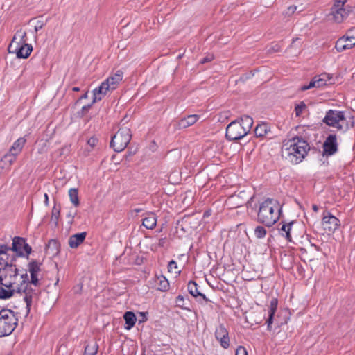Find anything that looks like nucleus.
Here are the masks:
<instances>
[{"label": "nucleus", "mask_w": 355, "mask_h": 355, "mask_svg": "<svg viewBox=\"0 0 355 355\" xmlns=\"http://www.w3.org/2000/svg\"><path fill=\"white\" fill-rule=\"evenodd\" d=\"M28 270L30 273L31 279H29L26 271L19 272V276L21 277L20 280L19 287L18 289L20 292L24 293V300L26 302V315L30 312L33 302L37 299L40 293V282L39 275L41 271L40 263L33 261L28 266Z\"/></svg>", "instance_id": "nucleus-1"}, {"label": "nucleus", "mask_w": 355, "mask_h": 355, "mask_svg": "<svg viewBox=\"0 0 355 355\" xmlns=\"http://www.w3.org/2000/svg\"><path fill=\"white\" fill-rule=\"evenodd\" d=\"M19 270L16 266L11 263L0 273V299L6 300L11 297L15 293L20 294L24 298V293L19 291L20 280Z\"/></svg>", "instance_id": "nucleus-2"}, {"label": "nucleus", "mask_w": 355, "mask_h": 355, "mask_svg": "<svg viewBox=\"0 0 355 355\" xmlns=\"http://www.w3.org/2000/svg\"><path fill=\"white\" fill-rule=\"evenodd\" d=\"M310 146L302 138L294 137L284 142L282 148V156L293 164H299L307 155Z\"/></svg>", "instance_id": "nucleus-3"}, {"label": "nucleus", "mask_w": 355, "mask_h": 355, "mask_svg": "<svg viewBox=\"0 0 355 355\" xmlns=\"http://www.w3.org/2000/svg\"><path fill=\"white\" fill-rule=\"evenodd\" d=\"M281 212L282 206L279 201L268 198L259 203L257 220L267 227H272L279 219Z\"/></svg>", "instance_id": "nucleus-4"}, {"label": "nucleus", "mask_w": 355, "mask_h": 355, "mask_svg": "<svg viewBox=\"0 0 355 355\" xmlns=\"http://www.w3.org/2000/svg\"><path fill=\"white\" fill-rule=\"evenodd\" d=\"M322 122L341 133L346 132L354 124L353 117L348 115L345 111L337 110H327Z\"/></svg>", "instance_id": "nucleus-5"}, {"label": "nucleus", "mask_w": 355, "mask_h": 355, "mask_svg": "<svg viewBox=\"0 0 355 355\" xmlns=\"http://www.w3.org/2000/svg\"><path fill=\"white\" fill-rule=\"evenodd\" d=\"M253 125L252 117L245 115L239 120L231 122L226 128V137L229 140H238L244 137Z\"/></svg>", "instance_id": "nucleus-6"}, {"label": "nucleus", "mask_w": 355, "mask_h": 355, "mask_svg": "<svg viewBox=\"0 0 355 355\" xmlns=\"http://www.w3.org/2000/svg\"><path fill=\"white\" fill-rule=\"evenodd\" d=\"M123 73L118 70L114 74L107 77L101 84L93 91L92 103H95L101 101L108 92L116 89L122 82Z\"/></svg>", "instance_id": "nucleus-7"}, {"label": "nucleus", "mask_w": 355, "mask_h": 355, "mask_svg": "<svg viewBox=\"0 0 355 355\" xmlns=\"http://www.w3.org/2000/svg\"><path fill=\"white\" fill-rule=\"evenodd\" d=\"M18 318L10 309L0 311V337L10 335L16 328Z\"/></svg>", "instance_id": "nucleus-8"}, {"label": "nucleus", "mask_w": 355, "mask_h": 355, "mask_svg": "<svg viewBox=\"0 0 355 355\" xmlns=\"http://www.w3.org/2000/svg\"><path fill=\"white\" fill-rule=\"evenodd\" d=\"M132 137L130 129L128 127L121 128L118 132L112 137L110 146L116 152L123 151Z\"/></svg>", "instance_id": "nucleus-9"}, {"label": "nucleus", "mask_w": 355, "mask_h": 355, "mask_svg": "<svg viewBox=\"0 0 355 355\" xmlns=\"http://www.w3.org/2000/svg\"><path fill=\"white\" fill-rule=\"evenodd\" d=\"M26 141L25 137L18 138L10 146L8 152L3 156L1 162L8 163V166H10L15 162L17 157L21 153Z\"/></svg>", "instance_id": "nucleus-10"}, {"label": "nucleus", "mask_w": 355, "mask_h": 355, "mask_svg": "<svg viewBox=\"0 0 355 355\" xmlns=\"http://www.w3.org/2000/svg\"><path fill=\"white\" fill-rule=\"evenodd\" d=\"M6 246L8 248L7 254L10 256H12L14 261L15 260V257L13 254H10L11 252H15L19 257L28 256L31 252V247L26 243L25 239L21 237H15L12 239V247Z\"/></svg>", "instance_id": "nucleus-11"}, {"label": "nucleus", "mask_w": 355, "mask_h": 355, "mask_svg": "<svg viewBox=\"0 0 355 355\" xmlns=\"http://www.w3.org/2000/svg\"><path fill=\"white\" fill-rule=\"evenodd\" d=\"M347 0H335L331 8L333 19L336 23L343 22L348 16L349 10H347L344 6Z\"/></svg>", "instance_id": "nucleus-12"}, {"label": "nucleus", "mask_w": 355, "mask_h": 355, "mask_svg": "<svg viewBox=\"0 0 355 355\" xmlns=\"http://www.w3.org/2000/svg\"><path fill=\"white\" fill-rule=\"evenodd\" d=\"M355 45V32L350 31L336 42L335 48L338 52H342L352 48Z\"/></svg>", "instance_id": "nucleus-13"}, {"label": "nucleus", "mask_w": 355, "mask_h": 355, "mask_svg": "<svg viewBox=\"0 0 355 355\" xmlns=\"http://www.w3.org/2000/svg\"><path fill=\"white\" fill-rule=\"evenodd\" d=\"M322 155L324 156H331L336 154L338 150L337 136L335 134H330L325 139L322 144Z\"/></svg>", "instance_id": "nucleus-14"}, {"label": "nucleus", "mask_w": 355, "mask_h": 355, "mask_svg": "<svg viewBox=\"0 0 355 355\" xmlns=\"http://www.w3.org/2000/svg\"><path fill=\"white\" fill-rule=\"evenodd\" d=\"M331 79V76L329 73H322L319 76L313 77L309 83L302 87V90H307L313 87H322L328 84Z\"/></svg>", "instance_id": "nucleus-15"}, {"label": "nucleus", "mask_w": 355, "mask_h": 355, "mask_svg": "<svg viewBox=\"0 0 355 355\" xmlns=\"http://www.w3.org/2000/svg\"><path fill=\"white\" fill-rule=\"evenodd\" d=\"M339 220L329 212L324 213L322 225L323 229L329 232H334L339 226Z\"/></svg>", "instance_id": "nucleus-16"}, {"label": "nucleus", "mask_w": 355, "mask_h": 355, "mask_svg": "<svg viewBox=\"0 0 355 355\" xmlns=\"http://www.w3.org/2000/svg\"><path fill=\"white\" fill-rule=\"evenodd\" d=\"M215 337L220 342L222 347L227 349L230 346V338L227 330L223 325H220L216 328Z\"/></svg>", "instance_id": "nucleus-17"}, {"label": "nucleus", "mask_w": 355, "mask_h": 355, "mask_svg": "<svg viewBox=\"0 0 355 355\" xmlns=\"http://www.w3.org/2000/svg\"><path fill=\"white\" fill-rule=\"evenodd\" d=\"M33 51V46L31 44L25 43L18 46H14L13 49H10V53H14L16 54L18 58H27Z\"/></svg>", "instance_id": "nucleus-18"}, {"label": "nucleus", "mask_w": 355, "mask_h": 355, "mask_svg": "<svg viewBox=\"0 0 355 355\" xmlns=\"http://www.w3.org/2000/svg\"><path fill=\"white\" fill-rule=\"evenodd\" d=\"M26 43V33L22 29L18 30L15 34L11 43L8 46L9 51L14 46Z\"/></svg>", "instance_id": "nucleus-19"}, {"label": "nucleus", "mask_w": 355, "mask_h": 355, "mask_svg": "<svg viewBox=\"0 0 355 355\" xmlns=\"http://www.w3.org/2000/svg\"><path fill=\"white\" fill-rule=\"evenodd\" d=\"M87 236L85 232L71 235L68 241L69 245L71 248H77L85 241Z\"/></svg>", "instance_id": "nucleus-20"}, {"label": "nucleus", "mask_w": 355, "mask_h": 355, "mask_svg": "<svg viewBox=\"0 0 355 355\" xmlns=\"http://www.w3.org/2000/svg\"><path fill=\"white\" fill-rule=\"evenodd\" d=\"M295 223L291 221L290 223H282V227L279 230V234L285 237L288 241H292V230L293 226Z\"/></svg>", "instance_id": "nucleus-21"}, {"label": "nucleus", "mask_w": 355, "mask_h": 355, "mask_svg": "<svg viewBox=\"0 0 355 355\" xmlns=\"http://www.w3.org/2000/svg\"><path fill=\"white\" fill-rule=\"evenodd\" d=\"M157 216L155 213L149 212L142 220V225L148 230H153L157 225Z\"/></svg>", "instance_id": "nucleus-22"}, {"label": "nucleus", "mask_w": 355, "mask_h": 355, "mask_svg": "<svg viewBox=\"0 0 355 355\" xmlns=\"http://www.w3.org/2000/svg\"><path fill=\"white\" fill-rule=\"evenodd\" d=\"M278 301L277 298H272L270 300L269 310H268V318L266 321L268 324V329H270L271 324L272 323L273 316L277 309Z\"/></svg>", "instance_id": "nucleus-23"}, {"label": "nucleus", "mask_w": 355, "mask_h": 355, "mask_svg": "<svg viewBox=\"0 0 355 355\" xmlns=\"http://www.w3.org/2000/svg\"><path fill=\"white\" fill-rule=\"evenodd\" d=\"M60 243L57 240L51 239L46 246V253L53 256L57 255L60 252Z\"/></svg>", "instance_id": "nucleus-24"}, {"label": "nucleus", "mask_w": 355, "mask_h": 355, "mask_svg": "<svg viewBox=\"0 0 355 355\" xmlns=\"http://www.w3.org/2000/svg\"><path fill=\"white\" fill-rule=\"evenodd\" d=\"M155 284L157 290L162 292L167 291L170 286L168 279L163 275L156 277Z\"/></svg>", "instance_id": "nucleus-25"}, {"label": "nucleus", "mask_w": 355, "mask_h": 355, "mask_svg": "<svg viewBox=\"0 0 355 355\" xmlns=\"http://www.w3.org/2000/svg\"><path fill=\"white\" fill-rule=\"evenodd\" d=\"M188 291L194 297H201L206 302L209 301L204 294L198 291V285L195 282L190 281L188 283Z\"/></svg>", "instance_id": "nucleus-26"}, {"label": "nucleus", "mask_w": 355, "mask_h": 355, "mask_svg": "<svg viewBox=\"0 0 355 355\" xmlns=\"http://www.w3.org/2000/svg\"><path fill=\"white\" fill-rule=\"evenodd\" d=\"M125 321V329L127 330L131 329L135 324L137 318L135 313L132 311H127L123 315Z\"/></svg>", "instance_id": "nucleus-27"}, {"label": "nucleus", "mask_w": 355, "mask_h": 355, "mask_svg": "<svg viewBox=\"0 0 355 355\" xmlns=\"http://www.w3.org/2000/svg\"><path fill=\"white\" fill-rule=\"evenodd\" d=\"M199 119L197 114L189 115L180 121L179 125L181 128H185L193 125Z\"/></svg>", "instance_id": "nucleus-28"}, {"label": "nucleus", "mask_w": 355, "mask_h": 355, "mask_svg": "<svg viewBox=\"0 0 355 355\" xmlns=\"http://www.w3.org/2000/svg\"><path fill=\"white\" fill-rule=\"evenodd\" d=\"M269 131V128L268 124L266 123H261L259 124L255 130H254V134L256 137H263L267 135V133Z\"/></svg>", "instance_id": "nucleus-29"}, {"label": "nucleus", "mask_w": 355, "mask_h": 355, "mask_svg": "<svg viewBox=\"0 0 355 355\" xmlns=\"http://www.w3.org/2000/svg\"><path fill=\"white\" fill-rule=\"evenodd\" d=\"M69 196L70 201L75 207H78L80 205L78 189L71 188L69 190Z\"/></svg>", "instance_id": "nucleus-30"}, {"label": "nucleus", "mask_w": 355, "mask_h": 355, "mask_svg": "<svg viewBox=\"0 0 355 355\" xmlns=\"http://www.w3.org/2000/svg\"><path fill=\"white\" fill-rule=\"evenodd\" d=\"M98 348L96 343L92 342L88 343L85 348V355H96Z\"/></svg>", "instance_id": "nucleus-31"}, {"label": "nucleus", "mask_w": 355, "mask_h": 355, "mask_svg": "<svg viewBox=\"0 0 355 355\" xmlns=\"http://www.w3.org/2000/svg\"><path fill=\"white\" fill-rule=\"evenodd\" d=\"M295 112L296 116L300 117L302 116L307 112L306 105L303 101L300 102L299 104L295 105Z\"/></svg>", "instance_id": "nucleus-32"}, {"label": "nucleus", "mask_w": 355, "mask_h": 355, "mask_svg": "<svg viewBox=\"0 0 355 355\" xmlns=\"http://www.w3.org/2000/svg\"><path fill=\"white\" fill-rule=\"evenodd\" d=\"M254 232L257 239H263L266 235L267 231L264 227L259 225L254 228Z\"/></svg>", "instance_id": "nucleus-33"}, {"label": "nucleus", "mask_w": 355, "mask_h": 355, "mask_svg": "<svg viewBox=\"0 0 355 355\" xmlns=\"http://www.w3.org/2000/svg\"><path fill=\"white\" fill-rule=\"evenodd\" d=\"M176 306L184 310H189L185 307L184 297L182 295H178L175 299Z\"/></svg>", "instance_id": "nucleus-34"}, {"label": "nucleus", "mask_w": 355, "mask_h": 355, "mask_svg": "<svg viewBox=\"0 0 355 355\" xmlns=\"http://www.w3.org/2000/svg\"><path fill=\"white\" fill-rule=\"evenodd\" d=\"M60 216V209L57 208L55 205L52 209L51 214V220L54 222L55 224H57L58 220Z\"/></svg>", "instance_id": "nucleus-35"}, {"label": "nucleus", "mask_w": 355, "mask_h": 355, "mask_svg": "<svg viewBox=\"0 0 355 355\" xmlns=\"http://www.w3.org/2000/svg\"><path fill=\"white\" fill-rule=\"evenodd\" d=\"M177 269H178V264H177V263L175 261H173V260L171 261L168 263V272H175V274H180V270H176Z\"/></svg>", "instance_id": "nucleus-36"}, {"label": "nucleus", "mask_w": 355, "mask_h": 355, "mask_svg": "<svg viewBox=\"0 0 355 355\" xmlns=\"http://www.w3.org/2000/svg\"><path fill=\"white\" fill-rule=\"evenodd\" d=\"M30 24L34 23V31L35 33H37L38 31L42 29L44 26V22L41 20H37L35 22H34L33 20H31L29 21Z\"/></svg>", "instance_id": "nucleus-37"}, {"label": "nucleus", "mask_w": 355, "mask_h": 355, "mask_svg": "<svg viewBox=\"0 0 355 355\" xmlns=\"http://www.w3.org/2000/svg\"><path fill=\"white\" fill-rule=\"evenodd\" d=\"M297 10V6H290L287 8V9L284 12V15L286 16H291Z\"/></svg>", "instance_id": "nucleus-38"}, {"label": "nucleus", "mask_w": 355, "mask_h": 355, "mask_svg": "<svg viewBox=\"0 0 355 355\" xmlns=\"http://www.w3.org/2000/svg\"><path fill=\"white\" fill-rule=\"evenodd\" d=\"M235 355H248V352L244 347L239 346L236 350Z\"/></svg>", "instance_id": "nucleus-39"}, {"label": "nucleus", "mask_w": 355, "mask_h": 355, "mask_svg": "<svg viewBox=\"0 0 355 355\" xmlns=\"http://www.w3.org/2000/svg\"><path fill=\"white\" fill-rule=\"evenodd\" d=\"M98 143V139L95 137H92L87 140V144L91 146L92 148H94L96 146Z\"/></svg>", "instance_id": "nucleus-40"}, {"label": "nucleus", "mask_w": 355, "mask_h": 355, "mask_svg": "<svg viewBox=\"0 0 355 355\" xmlns=\"http://www.w3.org/2000/svg\"><path fill=\"white\" fill-rule=\"evenodd\" d=\"M280 50V46L277 44H273L270 49H268V52H278Z\"/></svg>", "instance_id": "nucleus-41"}, {"label": "nucleus", "mask_w": 355, "mask_h": 355, "mask_svg": "<svg viewBox=\"0 0 355 355\" xmlns=\"http://www.w3.org/2000/svg\"><path fill=\"white\" fill-rule=\"evenodd\" d=\"M213 59V56L212 55H210V56H207L205 58H203L202 60H201V63H205V62H209L211 61V60Z\"/></svg>", "instance_id": "nucleus-42"}, {"label": "nucleus", "mask_w": 355, "mask_h": 355, "mask_svg": "<svg viewBox=\"0 0 355 355\" xmlns=\"http://www.w3.org/2000/svg\"><path fill=\"white\" fill-rule=\"evenodd\" d=\"M87 98H88V92H86L83 95H82L79 98L78 101L82 100V99H87Z\"/></svg>", "instance_id": "nucleus-43"}, {"label": "nucleus", "mask_w": 355, "mask_h": 355, "mask_svg": "<svg viewBox=\"0 0 355 355\" xmlns=\"http://www.w3.org/2000/svg\"><path fill=\"white\" fill-rule=\"evenodd\" d=\"M44 203L46 206L49 205V196L46 193L44 194Z\"/></svg>", "instance_id": "nucleus-44"}, {"label": "nucleus", "mask_w": 355, "mask_h": 355, "mask_svg": "<svg viewBox=\"0 0 355 355\" xmlns=\"http://www.w3.org/2000/svg\"><path fill=\"white\" fill-rule=\"evenodd\" d=\"M92 104H94V103L92 102L91 105L83 106V110H88L89 109H90V107H92Z\"/></svg>", "instance_id": "nucleus-45"}, {"label": "nucleus", "mask_w": 355, "mask_h": 355, "mask_svg": "<svg viewBox=\"0 0 355 355\" xmlns=\"http://www.w3.org/2000/svg\"><path fill=\"white\" fill-rule=\"evenodd\" d=\"M312 209H313L314 211L317 212L318 211V207L316 205H313L312 206Z\"/></svg>", "instance_id": "nucleus-46"}, {"label": "nucleus", "mask_w": 355, "mask_h": 355, "mask_svg": "<svg viewBox=\"0 0 355 355\" xmlns=\"http://www.w3.org/2000/svg\"><path fill=\"white\" fill-rule=\"evenodd\" d=\"M140 314L143 316V319H142V320H140V322L146 320V317L145 314L143 313H140Z\"/></svg>", "instance_id": "nucleus-47"}, {"label": "nucleus", "mask_w": 355, "mask_h": 355, "mask_svg": "<svg viewBox=\"0 0 355 355\" xmlns=\"http://www.w3.org/2000/svg\"><path fill=\"white\" fill-rule=\"evenodd\" d=\"M72 90L73 92H78V91H80V88L78 87H74L72 88Z\"/></svg>", "instance_id": "nucleus-48"}, {"label": "nucleus", "mask_w": 355, "mask_h": 355, "mask_svg": "<svg viewBox=\"0 0 355 355\" xmlns=\"http://www.w3.org/2000/svg\"><path fill=\"white\" fill-rule=\"evenodd\" d=\"M67 216H68V217H69V218H71V221H70V223H72L73 219V216L71 214H69Z\"/></svg>", "instance_id": "nucleus-49"}, {"label": "nucleus", "mask_w": 355, "mask_h": 355, "mask_svg": "<svg viewBox=\"0 0 355 355\" xmlns=\"http://www.w3.org/2000/svg\"><path fill=\"white\" fill-rule=\"evenodd\" d=\"M135 211H136V212H139V211H140V209H135Z\"/></svg>", "instance_id": "nucleus-50"}]
</instances>
